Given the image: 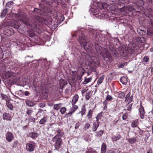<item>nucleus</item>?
Here are the masks:
<instances>
[{
  "label": "nucleus",
  "instance_id": "obj_1",
  "mask_svg": "<svg viewBox=\"0 0 153 153\" xmlns=\"http://www.w3.org/2000/svg\"><path fill=\"white\" fill-rule=\"evenodd\" d=\"M56 10H33L31 12L33 15L32 16L33 24L34 25H39L40 23V19H43L45 23L49 24L52 22V18H56L57 16Z\"/></svg>",
  "mask_w": 153,
  "mask_h": 153
},
{
  "label": "nucleus",
  "instance_id": "obj_2",
  "mask_svg": "<svg viewBox=\"0 0 153 153\" xmlns=\"http://www.w3.org/2000/svg\"><path fill=\"white\" fill-rule=\"evenodd\" d=\"M2 78L6 80L5 82L8 85L11 86L18 82L19 78L16 76V73L11 71H8L2 75Z\"/></svg>",
  "mask_w": 153,
  "mask_h": 153
},
{
  "label": "nucleus",
  "instance_id": "obj_3",
  "mask_svg": "<svg viewBox=\"0 0 153 153\" xmlns=\"http://www.w3.org/2000/svg\"><path fill=\"white\" fill-rule=\"evenodd\" d=\"M76 36L79 39V41L82 46H83L85 49H89L91 47V45L89 43L86 42L85 37L83 32L80 30L75 31L74 33L73 34V36Z\"/></svg>",
  "mask_w": 153,
  "mask_h": 153
},
{
  "label": "nucleus",
  "instance_id": "obj_4",
  "mask_svg": "<svg viewBox=\"0 0 153 153\" xmlns=\"http://www.w3.org/2000/svg\"><path fill=\"white\" fill-rule=\"evenodd\" d=\"M108 6V5L106 3H97L95 2L93 4H91L90 5L91 8L93 10H97L98 8L101 10L107 9Z\"/></svg>",
  "mask_w": 153,
  "mask_h": 153
},
{
  "label": "nucleus",
  "instance_id": "obj_5",
  "mask_svg": "<svg viewBox=\"0 0 153 153\" xmlns=\"http://www.w3.org/2000/svg\"><path fill=\"white\" fill-rule=\"evenodd\" d=\"M61 137H57V135H55L52 138V141L54 143V147L55 150L59 151V149L61 148L62 143V140Z\"/></svg>",
  "mask_w": 153,
  "mask_h": 153
},
{
  "label": "nucleus",
  "instance_id": "obj_6",
  "mask_svg": "<svg viewBox=\"0 0 153 153\" xmlns=\"http://www.w3.org/2000/svg\"><path fill=\"white\" fill-rule=\"evenodd\" d=\"M50 126L49 128L52 129H56V131L58 133L56 135L57 136V137H62L63 136L64 134V133L62 132V129L59 128L57 127V125L56 123H50L49 125Z\"/></svg>",
  "mask_w": 153,
  "mask_h": 153
},
{
  "label": "nucleus",
  "instance_id": "obj_7",
  "mask_svg": "<svg viewBox=\"0 0 153 153\" xmlns=\"http://www.w3.org/2000/svg\"><path fill=\"white\" fill-rule=\"evenodd\" d=\"M41 2L39 4L40 9L34 8L33 10H48L50 3L48 1L41 0Z\"/></svg>",
  "mask_w": 153,
  "mask_h": 153
},
{
  "label": "nucleus",
  "instance_id": "obj_8",
  "mask_svg": "<svg viewBox=\"0 0 153 153\" xmlns=\"http://www.w3.org/2000/svg\"><path fill=\"white\" fill-rule=\"evenodd\" d=\"M31 15V14H30V16H31V18H32V20H31L32 22L33 23V24L31 23L30 22H29L28 21H27V20H22V22L24 24H25V25H26L27 26L29 27H31L33 28L34 27H36L37 25H34V24H33V19L32 18V16H33V15Z\"/></svg>",
  "mask_w": 153,
  "mask_h": 153
},
{
  "label": "nucleus",
  "instance_id": "obj_9",
  "mask_svg": "<svg viewBox=\"0 0 153 153\" xmlns=\"http://www.w3.org/2000/svg\"><path fill=\"white\" fill-rule=\"evenodd\" d=\"M6 139L8 142H11L14 138L13 134L11 132L7 131L6 134Z\"/></svg>",
  "mask_w": 153,
  "mask_h": 153
},
{
  "label": "nucleus",
  "instance_id": "obj_10",
  "mask_svg": "<svg viewBox=\"0 0 153 153\" xmlns=\"http://www.w3.org/2000/svg\"><path fill=\"white\" fill-rule=\"evenodd\" d=\"M118 50L120 54L122 56H126L128 55L127 50H126L122 47H120L119 48Z\"/></svg>",
  "mask_w": 153,
  "mask_h": 153
},
{
  "label": "nucleus",
  "instance_id": "obj_11",
  "mask_svg": "<svg viewBox=\"0 0 153 153\" xmlns=\"http://www.w3.org/2000/svg\"><path fill=\"white\" fill-rule=\"evenodd\" d=\"M145 111L143 107L140 104L139 108V115L141 119L144 118Z\"/></svg>",
  "mask_w": 153,
  "mask_h": 153
},
{
  "label": "nucleus",
  "instance_id": "obj_12",
  "mask_svg": "<svg viewBox=\"0 0 153 153\" xmlns=\"http://www.w3.org/2000/svg\"><path fill=\"white\" fill-rule=\"evenodd\" d=\"M125 10H110L112 13L117 16H122L125 15L124 14Z\"/></svg>",
  "mask_w": 153,
  "mask_h": 153
},
{
  "label": "nucleus",
  "instance_id": "obj_13",
  "mask_svg": "<svg viewBox=\"0 0 153 153\" xmlns=\"http://www.w3.org/2000/svg\"><path fill=\"white\" fill-rule=\"evenodd\" d=\"M89 34L90 38L93 40H94L96 39L97 37L96 31L93 29L90 30L89 31Z\"/></svg>",
  "mask_w": 153,
  "mask_h": 153
},
{
  "label": "nucleus",
  "instance_id": "obj_14",
  "mask_svg": "<svg viewBox=\"0 0 153 153\" xmlns=\"http://www.w3.org/2000/svg\"><path fill=\"white\" fill-rule=\"evenodd\" d=\"M3 120H6L8 121H11L12 120V117L9 113L7 112H4L3 115Z\"/></svg>",
  "mask_w": 153,
  "mask_h": 153
},
{
  "label": "nucleus",
  "instance_id": "obj_15",
  "mask_svg": "<svg viewBox=\"0 0 153 153\" xmlns=\"http://www.w3.org/2000/svg\"><path fill=\"white\" fill-rule=\"evenodd\" d=\"M14 30L12 28H9L7 29L4 32V34L9 36L12 35L14 34Z\"/></svg>",
  "mask_w": 153,
  "mask_h": 153
},
{
  "label": "nucleus",
  "instance_id": "obj_16",
  "mask_svg": "<svg viewBox=\"0 0 153 153\" xmlns=\"http://www.w3.org/2000/svg\"><path fill=\"white\" fill-rule=\"evenodd\" d=\"M42 97L43 99H47L48 96V90L46 88H42Z\"/></svg>",
  "mask_w": 153,
  "mask_h": 153
},
{
  "label": "nucleus",
  "instance_id": "obj_17",
  "mask_svg": "<svg viewBox=\"0 0 153 153\" xmlns=\"http://www.w3.org/2000/svg\"><path fill=\"white\" fill-rule=\"evenodd\" d=\"M137 32L140 35L145 36L146 35V29L144 28L139 27L137 29Z\"/></svg>",
  "mask_w": 153,
  "mask_h": 153
},
{
  "label": "nucleus",
  "instance_id": "obj_18",
  "mask_svg": "<svg viewBox=\"0 0 153 153\" xmlns=\"http://www.w3.org/2000/svg\"><path fill=\"white\" fill-rule=\"evenodd\" d=\"M34 146L30 143H28L26 144V149L29 152H32L34 150Z\"/></svg>",
  "mask_w": 153,
  "mask_h": 153
},
{
  "label": "nucleus",
  "instance_id": "obj_19",
  "mask_svg": "<svg viewBox=\"0 0 153 153\" xmlns=\"http://www.w3.org/2000/svg\"><path fill=\"white\" fill-rule=\"evenodd\" d=\"M28 136L33 140H35L39 136V134L36 132H30L28 134Z\"/></svg>",
  "mask_w": 153,
  "mask_h": 153
},
{
  "label": "nucleus",
  "instance_id": "obj_20",
  "mask_svg": "<svg viewBox=\"0 0 153 153\" xmlns=\"http://www.w3.org/2000/svg\"><path fill=\"white\" fill-rule=\"evenodd\" d=\"M6 103L7 106L10 110L11 111H13V106L9 100L6 101Z\"/></svg>",
  "mask_w": 153,
  "mask_h": 153
},
{
  "label": "nucleus",
  "instance_id": "obj_21",
  "mask_svg": "<svg viewBox=\"0 0 153 153\" xmlns=\"http://www.w3.org/2000/svg\"><path fill=\"white\" fill-rule=\"evenodd\" d=\"M107 146L105 143H103L102 144L101 149V153H105L106 151Z\"/></svg>",
  "mask_w": 153,
  "mask_h": 153
},
{
  "label": "nucleus",
  "instance_id": "obj_22",
  "mask_svg": "<svg viewBox=\"0 0 153 153\" xmlns=\"http://www.w3.org/2000/svg\"><path fill=\"white\" fill-rule=\"evenodd\" d=\"M99 125V122L97 121L93 123L92 129L94 132L98 128Z\"/></svg>",
  "mask_w": 153,
  "mask_h": 153
},
{
  "label": "nucleus",
  "instance_id": "obj_23",
  "mask_svg": "<svg viewBox=\"0 0 153 153\" xmlns=\"http://www.w3.org/2000/svg\"><path fill=\"white\" fill-rule=\"evenodd\" d=\"M141 11L142 14L143 13L146 16L149 17L151 16V12L149 10H140Z\"/></svg>",
  "mask_w": 153,
  "mask_h": 153
},
{
  "label": "nucleus",
  "instance_id": "obj_24",
  "mask_svg": "<svg viewBox=\"0 0 153 153\" xmlns=\"http://www.w3.org/2000/svg\"><path fill=\"white\" fill-rule=\"evenodd\" d=\"M14 4L13 2L12 1H10L7 3L6 5V8L4 10H7L8 9L12 7Z\"/></svg>",
  "mask_w": 153,
  "mask_h": 153
},
{
  "label": "nucleus",
  "instance_id": "obj_25",
  "mask_svg": "<svg viewBox=\"0 0 153 153\" xmlns=\"http://www.w3.org/2000/svg\"><path fill=\"white\" fill-rule=\"evenodd\" d=\"M20 25L19 26V28L17 29L18 32L21 34H24L25 32V26L22 25L21 27H20Z\"/></svg>",
  "mask_w": 153,
  "mask_h": 153
},
{
  "label": "nucleus",
  "instance_id": "obj_26",
  "mask_svg": "<svg viewBox=\"0 0 153 153\" xmlns=\"http://www.w3.org/2000/svg\"><path fill=\"white\" fill-rule=\"evenodd\" d=\"M120 82L123 85H126L127 82V80L126 78L124 76L121 77L120 79Z\"/></svg>",
  "mask_w": 153,
  "mask_h": 153
},
{
  "label": "nucleus",
  "instance_id": "obj_27",
  "mask_svg": "<svg viewBox=\"0 0 153 153\" xmlns=\"http://www.w3.org/2000/svg\"><path fill=\"white\" fill-rule=\"evenodd\" d=\"M79 98V96L78 94H76L74 97L72 101L71 104L72 105H75L78 101Z\"/></svg>",
  "mask_w": 153,
  "mask_h": 153
},
{
  "label": "nucleus",
  "instance_id": "obj_28",
  "mask_svg": "<svg viewBox=\"0 0 153 153\" xmlns=\"http://www.w3.org/2000/svg\"><path fill=\"white\" fill-rule=\"evenodd\" d=\"M47 117H44L39 121V123L41 125H44L45 123L47 122Z\"/></svg>",
  "mask_w": 153,
  "mask_h": 153
},
{
  "label": "nucleus",
  "instance_id": "obj_29",
  "mask_svg": "<svg viewBox=\"0 0 153 153\" xmlns=\"http://www.w3.org/2000/svg\"><path fill=\"white\" fill-rule=\"evenodd\" d=\"M19 23L17 22H14L12 24V26L15 28H16L17 30L18 29L19 27Z\"/></svg>",
  "mask_w": 153,
  "mask_h": 153
},
{
  "label": "nucleus",
  "instance_id": "obj_30",
  "mask_svg": "<svg viewBox=\"0 0 153 153\" xmlns=\"http://www.w3.org/2000/svg\"><path fill=\"white\" fill-rule=\"evenodd\" d=\"M93 110L91 109H90L88 111V112L86 115L88 119H90L92 116Z\"/></svg>",
  "mask_w": 153,
  "mask_h": 153
},
{
  "label": "nucleus",
  "instance_id": "obj_31",
  "mask_svg": "<svg viewBox=\"0 0 153 153\" xmlns=\"http://www.w3.org/2000/svg\"><path fill=\"white\" fill-rule=\"evenodd\" d=\"M127 50L128 53L130 54H133L135 52L133 48L128 47Z\"/></svg>",
  "mask_w": 153,
  "mask_h": 153
},
{
  "label": "nucleus",
  "instance_id": "obj_32",
  "mask_svg": "<svg viewBox=\"0 0 153 153\" xmlns=\"http://www.w3.org/2000/svg\"><path fill=\"white\" fill-rule=\"evenodd\" d=\"M26 105L30 107H32L35 105V104L30 101H25Z\"/></svg>",
  "mask_w": 153,
  "mask_h": 153
},
{
  "label": "nucleus",
  "instance_id": "obj_33",
  "mask_svg": "<svg viewBox=\"0 0 153 153\" xmlns=\"http://www.w3.org/2000/svg\"><path fill=\"white\" fill-rule=\"evenodd\" d=\"M128 142L131 144H133L136 141V137L130 138L128 140Z\"/></svg>",
  "mask_w": 153,
  "mask_h": 153
},
{
  "label": "nucleus",
  "instance_id": "obj_34",
  "mask_svg": "<svg viewBox=\"0 0 153 153\" xmlns=\"http://www.w3.org/2000/svg\"><path fill=\"white\" fill-rule=\"evenodd\" d=\"M86 110L85 105L84 104L82 107L81 109V113L82 116L85 114Z\"/></svg>",
  "mask_w": 153,
  "mask_h": 153
},
{
  "label": "nucleus",
  "instance_id": "obj_35",
  "mask_svg": "<svg viewBox=\"0 0 153 153\" xmlns=\"http://www.w3.org/2000/svg\"><path fill=\"white\" fill-rule=\"evenodd\" d=\"M105 77V76L104 75H102L101 76L100 78L97 81V84L99 85L101 84L104 79Z\"/></svg>",
  "mask_w": 153,
  "mask_h": 153
},
{
  "label": "nucleus",
  "instance_id": "obj_36",
  "mask_svg": "<svg viewBox=\"0 0 153 153\" xmlns=\"http://www.w3.org/2000/svg\"><path fill=\"white\" fill-rule=\"evenodd\" d=\"M92 80V77H90L89 78H85L84 84H86L90 82Z\"/></svg>",
  "mask_w": 153,
  "mask_h": 153
},
{
  "label": "nucleus",
  "instance_id": "obj_37",
  "mask_svg": "<svg viewBox=\"0 0 153 153\" xmlns=\"http://www.w3.org/2000/svg\"><path fill=\"white\" fill-rule=\"evenodd\" d=\"M1 99L3 100H5L6 102L8 100V96L6 95L2 94V93H1Z\"/></svg>",
  "mask_w": 153,
  "mask_h": 153
},
{
  "label": "nucleus",
  "instance_id": "obj_38",
  "mask_svg": "<svg viewBox=\"0 0 153 153\" xmlns=\"http://www.w3.org/2000/svg\"><path fill=\"white\" fill-rule=\"evenodd\" d=\"M138 122L137 120H135L132 122L131 124V126L132 128H135L137 126V123Z\"/></svg>",
  "mask_w": 153,
  "mask_h": 153
},
{
  "label": "nucleus",
  "instance_id": "obj_39",
  "mask_svg": "<svg viewBox=\"0 0 153 153\" xmlns=\"http://www.w3.org/2000/svg\"><path fill=\"white\" fill-rule=\"evenodd\" d=\"M137 4L139 7H142L144 4V2L143 0H139L137 1Z\"/></svg>",
  "mask_w": 153,
  "mask_h": 153
},
{
  "label": "nucleus",
  "instance_id": "obj_40",
  "mask_svg": "<svg viewBox=\"0 0 153 153\" xmlns=\"http://www.w3.org/2000/svg\"><path fill=\"white\" fill-rule=\"evenodd\" d=\"M91 12L93 13L94 16H95L96 17V15L97 16L100 11V10H91Z\"/></svg>",
  "mask_w": 153,
  "mask_h": 153
},
{
  "label": "nucleus",
  "instance_id": "obj_41",
  "mask_svg": "<svg viewBox=\"0 0 153 153\" xmlns=\"http://www.w3.org/2000/svg\"><path fill=\"white\" fill-rule=\"evenodd\" d=\"M125 95V94L124 92H121L118 94V97L120 98H123Z\"/></svg>",
  "mask_w": 153,
  "mask_h": 153
},
{
  "label": "nucleus",
  "instance_id": "obj_42",
  "mask_svg": "<svg viewBox=\"0 0 153 153\" xmlns=\"http://www.w3.org/2000/svg\"><path fill=\"white\" fill-rule=\"evenodd\" d=\"M128 64V62H125L123 63L119 64L118 65V67L119 68H123L124 66H126Z\"/></svg>",
  "mask_w": 153,
  "mask_h": 153
},
{
  "label": "nucleus",
  "instance_id": "obj_43",
  "mask_svg": "<svg viewBox=\"0 0 153 153\" xmlns=\"http://www.w3.org/2000/svg\"><path fill=\"white\" fill-rule=\"evenodd\" d=\"M146 116L147 117L149 120H150V118H152L153 117V114L152 113V111L151 112H149L146 115Z\"/></svg>",
  "mask_w": 153,
  "mask_h": 153
},
{
  "label": "nucleus",
  "instance_id": "obj_44",
  "mask_svg": "<svg viewBox=\"0 0 153 153\" xmlns=\"http://www.w3.org/2000/svg\"><path fill=\"white\" fill-rule=\"evenodd\" d=\"M60 105V103L54 105L53 106V108L55 110H56L57 111L61 107L59 106Z\"/></svg>",
  "mask_w": 153,
  "mask_h": 153
},
{
  "label": "nucleus",
  "instance_id": "obj_45",
  "mask_svg": "<svg viewBox=\"0 0 153 153\" xmlns=\"http://www.w3.org/2000/svg\"><path fill=\"white\" fill-rule=\"evenodd\" d=\"M105 99L107 101H111L113 100V98L111 96L108 94L106 97Z\"/></svg>",
  "mask_w": 153,
  "mask_h": 153
},
{
  "label": "nucleus",
  "instance_id": "obj_46",
  "mask_svg": "<svg viewBox=\"0 0 153 153\" xmlns=\"http://www.w3.org/2000/svg\"><path fill=\"white\" fill-rule=\"evenodd\" d=\"M121 138L120 135L119 134H117V136H114V138L113 139L115 141H116Z\"/></svg>",
  "mask_w": 153,
  "mask_h": 153
},
{
  "label": "nucleus",
  "instance_id": "obj_47",
  "mask_svg": "<svg viewBox=\"0 0 153 153\" xmlns=\"http://www.w3.org/2000/svg\"><path fill=\"white\" fill-rule=\"evenodd\" d=\"M91 92V91H89L86 93L85 96V99L86 100H88L89 99L90 97V94Z\"/></svg>",
  "mask_w": 153,
  "mask_h": 153
},
{
  "label": "nucleus",
  "instance_id": "obj_48",
  "mask_svg": "<svg viewBox=\"0 0 153 153\" xmlns=\"http://www.w3.org/2000/svg\"><path fill=\"white\" fill-rule=\"evenodd\" d=\"M102 117V112L98 114L96 117V121H98L99 119H101V117Z\"/></svg>",
  "mask_w": 153,
  "mask_h": 153
},
{
  "label": "nucleus",
  "instance_id": "obj_49",
  "mask_svg": "<svg viewBox=\"0 0 153 153\" xmlns=\"http://www.w3.org/2000/svg\"><path fill=\"white\" fill-rule=\"evenodd\" d=\"M104 133V131L102 130H100L97 133V134L96 135V136H101Z\"/></svg>",
  "mask_w": 153,
  "mask_h": 153
},
{
  "label": "nucleus",
  "instance_id": "obj_50",
  "mask_svg": "<svg viewBox=\"0 0 153 153\" xmlns=\"http://www.w3.org/2000/svg\"><path fill=\"white\" fill-rule=\"evenodd\" d=\"M18 142L17 140H16L13 143L12 145V147L13 148H16L18 145Z\"/></svg>",
  "mask_w": 153,
  "mask_h": 153
},
{
  "label": "nucleus",
  "instance_id": "obj_51",
  "mask_svg": "<svg viewBox=\"0 0 153 153\" xmlns=\"http://www.w3.org/2000/svg\"><path fill=\"white\" fill-rule=\"evenodd\" d=\"M29 118H28V120L30 121V122H35V119L33 117L29 116Z\"/></svg>",
  "mask_w": 153,
  "mask_h": 153
},
{
  "label": "nucleus",
  "instance_id": "obj_52",
  "mask_svg": "<svg viewBox=\"0 0 153 153\" xmlns=\"http://www.w3.org/2000/svg\"><path fill=\"white\" fill-rule=\"evenodd\" d=\"M66 110V108L65 107H63L61 108L60 110V112L62 114H64L65 113Z\"/></svg>",
  "mask_w": 153,
  "mask_h": 153
},
{
  "label": "nucleus",
  "instance_id": "obj_53",
  "mask_svg": "<svg viewBox=\"0 0 153 153\" xmlns=\"http://www.w3.org/2000/svg\"><path fill=\"white\" fill-rule=\"evenodd\" d=\"M73 105V106L71 108V109L74 112H75L76 111V110L78 108V106L77 105Z\"/></svg>",
  "mask_w": 153,
  "mask_h": 153
},
{
  "label": "nucleus",
  "instance_id": "obj_54",
  "mask_svg": "<svg viewBox=\"0 0 153 153\" xmlns=\"http://www.w3.org/2000/svg\"><path fill=\"white\" fill-rule=\"evenodd\" d=\"M90 126V124L88 122L86 123L84 126V128L85 130H86L88 129L89 128Z\"/></svg>",
  "mask_w": 153,
  "mask_h": 153
},
{
  "label": "nucleus",
  "instance_id": "obj_55",
  "mask_svg": "<svg viewBox=\"0 0 153 153\" xmlns=\"http://www.w3.org/2000/svg\"><path fill=\"white\" fill-rule=\"evenodd\" d=\"M7 13V10H3L2 12L1 13V17H4L6 15Z\"/></svg>",
  "mask_w": 153,
  "mask_h": 153
},
{
  "label": "nucleus",
  "instance_id": "obj_56",
  "mask_svg": "<svg viewBox=\"0 0 153 153\" xmlns=\"http://www.w3.org/2000/svg\"><path fill=\"white\" fill-rule=\"evenodd\" d=\"M103 15H104V14L100 12L98 15L97 16L96 15V17L98 18L99 19L101 17H103Z\"/></svg>",
  "mask_w": 153,
  "mask_h": 153
},
{
  "label": "nucleus",
  "instance_id": "obj_57",
  "mask_svg": "<svg viewBox=\"0 0 153 153\" xmlns=\"http://www.w3.org/2000/svg\"><path fill=\"white\" fill-rule=\"evenodd\" d=\"M33 111L31 109H27V111L26 112L27 114L29 116H31V114L33 112Z\"/></svg>",
  "mask_w": 153,
  "mask_h": 153
},
{
  "label": "nucleus",
  "instance_id": "obj_58",
  "mask_svg": "<svg viewBox=\"0 0 153 153\" xmlns=\"http://www.w3.org/2000/svg\"><path fill=\"white\" fill-rule=\"evenodd\" d=\"M107 2L111 4H113L116 1V0H106Z\"/></svg>",
  "mask_w": 153,
  "mask_h": 153
},
{
  "label": "nucleus",
  "instance_id": "obj_59",
  "mask_svg": "<svg viewBox=\"0 0 153 153\" xmlns=\"http://www.w3.org/2000/svg\"><path fill=\"white\" fill-rule=\"evenodd\" d=\"M131 93L130 92H129L126 96L125 97V102H126V101H128V99L130 97Z\"/></svg>",
  "mask_w": 153,
  "mask_h": 153
},
{
  "label": "nucleus",
  "instance_id": "obj_60",
  "mask_svg": "<svg viewBox=\"0 0 153 153\" xmlns=\"http://www.w3.org/2000/svg\"><path fill=\"white\" fill-rule=\"evenodd\" d=\"M127 117L128 115L126 113L124 114L122 116V119L124 120H126L127 119Z\"/></svg>",
  "mask_w": 153,
  "mask_h": 153
},
{
  "label": "nucleus",
  "instance_id": "obj_61",
  "mask_svg": "<svg viewBox=\"0 0 153 153\" xmlns=\"http://www.w3.org/2000/svg\"><path fill=\"white\" fill-rule=\"evenodd\" d=\"M133 96L132 95L128 99V104L130 103L132 101Z\"/></svg>",
  "mask_w": 153,
  "mask_h": 153
},
{
  "label": "nucleus",
  "instance_id": "obj_62",
  "mask_svg": "<svg viewBox=\"0 0 153 153\" xmlns=\"http://www.w3.org/2000/svg\"><path fill=\"white\" fill-rule=\"evenodd\" d=\"M132 105V103L129 105L127 107L126 110L128 111H131V107Z\"/></svg>",
  "mask_w": 153,
  "mask_h": 153
},
{
  "label": "nucleus",
  "instance_id": "obj_63",
  "mask_svg": "<svg viewBox=\"0 0 153 153\" xmlns=\"http://www.w3.org/2000/svg\"><path fill=\"white\" fill-rule=\"evenodd\" d=\"M149 59V58L148 56H146L143 59V61L145 62H147Z\"/></svg>",
  "mask_w": 153,
  "mask_h": 153
},
{
  "label": "nucleus",
  "instance_id": "obj_64",
  "mask_svg": "<svg viewBox=\"0 0 153 153\" xmlns=\"http://www.w3.org/2000/svg\"><path fill=\"white\" fill-rule=\"evenodd\" d=\"M43 111V110L42 109L39 108L38 109V111L36 115H40V114Z\"/></svg>",
  "mask_w": 153,
  "mask_h": 153
}]
</instances>
